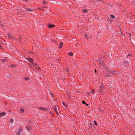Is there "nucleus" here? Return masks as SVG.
Returning a JSON list of instances; mask_svg holds the SVG:
<instances>
[{
    "label": "nucleus",
    "mask_w": 135,
    "mask_h": 135,
    "mask_svg": "<svg viewBox=\"0 0 135 135\" xmlns=\"http://www.w3.org/2000/svg\"><path fill=\"white\" fill-rule=\"evenodd\" d=\"M27 8H24L22 9V11H23L26 12L27 11Z\"/></svg>",
    "instance_id": "f8f14e48"
},
{
    "label": "nucleus",
    "mask_w": 135,
    "mask_h": 135,
    "mask_svg": "<svg viewBox=\"0 0 135 135\" xmlns=\"http://www.w3.org/2000/svg\"><path fill=\"white\" fill-rule=\"evenodd\" d=\"M20 111L22 113H23L24 112V110L23 109H20Z\"/></svg>",
    "instance_id": "a211bd4d"
},
{
    "label": "nucleus",
    "mask_w": 135,
    "mask_h": 135,
    "mask_svg": "<svg viewBox=\"0 0 135 135\" xmlns=\"http://www.w3.org/2000/svg\"><path fill=\"white\" fill-rule=\"evenodd\" d=\"M6 114V113H5L4 112H3L2 113V116H5Z\"/></svg>",
    "instance_id": "9d476101"
},
{
    "label": "nucleus",
    "mask_w": 135,
    "mask_h": 135,
    "mask_svg": "<svg viewBox=\"0 0 135 135\" xmlns=\"http://www.w3.org/2000/svg\"><path fill=\"white\" fill-rule=\"evenodd\" d=\"M62 45H63V43L62 42L60 43L59 44V47L60 48V49L61 48L62 46Z\"/></svg>",
    "instance_id": "423d86ee"
},
{
    "label": "nucleus",
    "mask_w": 135,
    "mask_h": 135,
    "mask_svg": "<svg viewBox=\"0 0 135 135\" xmlns=\"http://www.w3.org/2000/svg\"><path fill=\"white\" fill-rule=\"evenodd\" d=\"M0 22L1 23L0 24L1 25H3V23L1 21H0Z\"/></svg>",
    "instance_id": "412c9836"
},
{
    "label": "nucleus",
    "mask_w": 135,
    "mask_h": 135,
    "mask_svg": "<svg viewBox=\"0 0 135 135\" xmlns=\"http://www.w3.org/2000/svg\"><path fill=\"white\" fill-rule=\"evenodd\" d=\"M33 9H31V8H27V11H28L29 12H30L31 11H32Z\"/></svg>",
    "instance_id": "6e6552de"
},
{
    "label": "nucleus",
    "mask_w": 135,
    "mask_h": 135,
    "mask_svg": "<svg viewBox=\"0 0 135 135\" xmlns=\"http://www.w3.org/2000/svg\"><path fill=\"white\" fill-rule=\"evenodd\" d=\"M38 109L41 110H44L45 109V108H43V107H41V108H38Z\"/></svg>",
    "instance_id": "2eb2a0df"
},
{
    "label": "nucleus",
    "mask_w": 135,
    "mask_h": 135,
    "mask_svg": "<svg viewBox=\"0 0 135 135\" xmlns=\"http://www.w3.org/2000/svg\"><path fill=\"white\" fill-rule=\"evenodd\" d=\"M43 3H44V4H46V3H47V2H46V1H44L43 2Z\"/></svg>",
    "instance_id": "5701e85b"
},
{
    "label": "nucleus",
    "mask_w": 135,
    "mask_h": 135,
    "mask_svg": "<svg viewBox=\"0 0 135 135\" xmlns=\"http://www.w3.org/2000/svg\"><path fill=\"white\" fill-rule=\"evenodd\" d=\"M86 105H87V106H88V104H85Z\"/></svg>",
    "instance_id": "cd10ccee"
},
{
    "label": "nucleus",
    "mask_w": 135,
    "mask_h": 135,
    "mask_svg": "<svg viewBox=\"0 0 135 135\" xmlns=\"http://www.w3.org/2000/svg\"><path fill=\"white\" fill-rule=\"evenodd\" d=\"M110 18H115V17L113 15H111L110 16Z\"/></svg>",
    "instance_id": "ddd939ff"
},
{
    "label": "nucleus",
    "mask_w": 135,
    "mask_h": 135,
    "mask_svg": "<svg viewBox=\"0 0 135 135\" xmlns=\"http://www.w3.org/2000/svg\"><path fill=\"white\" fill-rule=\"evenodd\" d=\"M96 70H95V72L96 73Z\"/></svg>",
    "instance_id": "c85d7f7f"
},
{
    "label": "nucleus",
    "mask_w": 135,
    "mask_h": 135,
    "mask_svg": "<svg viewBox=\"0 0 135 135\" xmlns=\"http://www.w3.org/2000/svg\"><path fill=\"white\" fill-rule=\"evenodd\" d=\"M55 26L54 25H52L51 24H49L48 25V27L49 28H51L52 27H54Z\"/></svg>",
    "instance_id": "20e7f679"
},
{
    "label": "nucleus",
    "mask_w": 135,
    "mask_h": 135,
    "mask_svg": "<svg viewBox=\"0 0 135 135\" xmlns=\"http://www.w3.org/2000/svg\"><path fill=\"white\" fill-rule=\"evenodd\" d=\"M27 0H26V1H27Z\"/></svg>",
    "instance_id": "c756f323"
},
{
    "label": "nucleus",
    "mask_w": 135,
    "mask_h": 135,
    "mask_svg": "<svg viewBox=\"0 0 135 135\" xmlns=\"http://www.w3.org/2000/svg\"><path fill=\"white\" fill-rule=\"evenodd\" d=\"M83 11L84 13H85L88 12V10L86 9H84L83 10Z\"/></svg>",
    "instance_id": "1a4fd4ad"
},
{
    "label": "nucleus",
    "mask_w": 135,
    "mask_h": 135,
    "mask_svg": "<svg viewBox=\"0 0 135 135\" xmlns=\"http://www.w3.org/2000/svg\"><path fill=\"white\" fill-rule=\"evenodd\" d=\"M8 36L9 38L12 39L14 38L13 35H11L10 34H8Z\"/></svg>",
    "instance_id": "7ed1b4c3"
},
{
    "label": "nucleus",
    "mask_w": 135,
    "mask_h": 135,
    "mask_svg": "<svg viewBox=\"0 0 135 135\" xmlns=\"http://www.w3.org/2000/svg\"><path fill=\"white\" fill-rule=\"evenodd\" d=\"M24 79L26 80H27L28 81L29 80V79L28 78H27L26 77H25Z\"/></svg>",
    "instance_id": "4468645a"
},
{
    "label": "nucleus",
    "mask_w": 135,
    "mask_h": 135,
    "mask_svg": "<svg viewBox=\"0 0 135 135\" xmlns=\"http://www.w3.org/2000/svg\"><path fill=\"white\" fill-rule=\"evenodd\" d=\"M9 121L11 123H13V119H10Z\"/></svg>",
    "instance_id": "9b49d317"
},
{
    "label": "nucleus",
    "mask_w": 135,
    "mask_h": 135,
    "mask_svg": "<svg viewBox=\"0 0 135 135\" xmlns=\"http://www.w3.org/2000/svg\"><path fill=\"white\" fill-rule=\"evenodd\" d=\"M0 47L1 49H2V47L1 46V45H0Z\"/></svg>",
    "instance_id": "a878e982"
},
{
    "label": "nucleus",
    "mask_w": 135,
    "mask_h": 135,
    "mask_svg": "<svg viewBox=\"0 0 135 135\" xmlns=\"http://www.w3.org/2000/svg\"><path fill=\"white\" fill-rule=\"evenodd\" d=\"M103 85H101L100 86V88H101V89L103 88Z\"/></svg>",
    "instance_id": "aec40b11"
},
{
    "label": "nucleus",
    "mask_w": 135,
    "mask_h": 135,
    "mask_svg": "<svg viewBox=\"0 0 135 135\" xmlns=\"http://www.w3.org/2000/svg\"><path fill=\"white\" fill-rule=\"evenodd\" d=\"M28 61L33 64V62L34 61L31 58H29L27 59Z\"/></svg>",
    "instance_id": "f03ea898"
},
{
    "label": "nucleus",
    "mask_w": 135,
    "mask_h": 135,
    "mask_svg": "<svg viewBox=\"0 0 135 135\" xmlns=\"http://www.w3.org/2000/svg\"><path fill=\"white\" fill-rule=\"evenodd\" d=\"M83 104H86L84 100H83Z\"/></svg>",
    "instance_id": "4be33fe9"
},
{
    "label": "nucleus",
    "mask_w": 135,
    "mask_h": 135,
    "mask_svg": "<svg viewBox=\"0 0 135 135\" xmlns=\"http://www.w3.org/2000/svg\"><path fill=\"white\" fill-rule=\"evenodd\" d=\"M22 129H20L18 130V131L17 133V135H20V133L21 132Z\"/></svg>",
    "instance_id": "39448f33"
},
{
    "label": "nucleus",
    "mask_w": 135,
    "mask_h": 135,
    "mask_svg": "<svg viewBox=\"0 0 135 135\" xmlns=\"http://www.w3.org/2000/svg\"><path fill=\"white\" fill-rule=\"evenodd\" d=\"M68 55L69 56H71L73 55V53L72 52H70L69 53Z\"/></svg>",
    "instance_id": "0eeeda50"
},
{
    "label": "nucleus",
    "mask_w": 135,
    "mask_h": 135,
    "mask_svg": "<svg viewBox=\"0 0 135 135\" xmlns=\"http://www.w3.org/2000/svg\"><path fill=\"white\" fill-rule=\"evenodd\" d=\"M93 123L96 126L97 125V123L95 121V120L94 121Z\"/></svg>",
    "instance_id": "f3484780"
},
{
    "label": "nucleus",
    "mask_w": 135,
    "mask_h": 135,
    "mask_svg": "<svg viewBox=\"0 0 135 135\" xmlns=\"http://www.w3.org/2000/svg\"><path fill=\"white\" fill-rule=\"evenodd\" d=\"M58 107L57 105H55L54 106V109L57 114H59V113L57 110Z\"/></svg>",
    "instance_id": "f257e3e1"
},
{
    "label": "nucleus",
    "mask_w": 135,
    "mask_h": 135,
    "mask_svg": "<svg viewBox=\"0 0 135 135\" xmlns=\"http://www.w3.org/2000/svg\"><path fill=\"white\" fill-rule=\"evenodd\" d=\"M7 61V59H4L2 60V62H6Z\"/></svg>",
    "instance_id": "dca6fc26"
},
{
    "label": "nucleus",
    "mask_w": 135,
    "mask_h": 135,
    "mask_svg": "<svg viewBox=\"0 0 135 135\" xmlns=\"http://www.w3.org/2000/svg\"><path fill=\"white\" fill-rule=\"evenodd\" d=\"M11 66L12 67H14L15 66V65L14 64L11 65Z\"/></svg>",
    "instance_id": "6ab92c4d"
},
{
    "label": "nucleus",
    "mask_w": 135,
    "mask_h": 135,
    "mask_svg": "<svg viewBox=\"0 0 135 135\" xmlns=\"http://www.w3.org/2000/svg\"><path fill=\"white\" fill-rule=\"evenodd\" d=\"M26 127L27 128V129L28 130V131H29V130L28 129V128H27V127Z\"/></svg>",
    "instance_id": "bb28decb"
},
{
    "label": "nucleus",
    "mask_w": 135,
    "mask_h": 135,
    "mask_svg": "<svg viewBox=\"0 0 135 135\" xmlns=\"http://www.w3.org/2000/svg\"><path fill=\"white\" fill-rule=\"evenodd\" d=\"M65 107V109H67V107L66 106H66H64Z\"/></svg>",
    "instance_id": "393cba45"
},
{
    "label": "nucleus",
    "mask_w": 135,
    "mask_h": 135,
    "mask_svg": "<svg viewBox=\"0 0 135 135\" xmlns=\"http://www.w3.org/2000/svg\"><path fill=\"white\" fill-rule=\"evenodd\" d=\"M62 104H63V105L64 106H66V105L63 102Z\"/></svg>",
    "instance_id": "b1692460"
}]
</instances>
